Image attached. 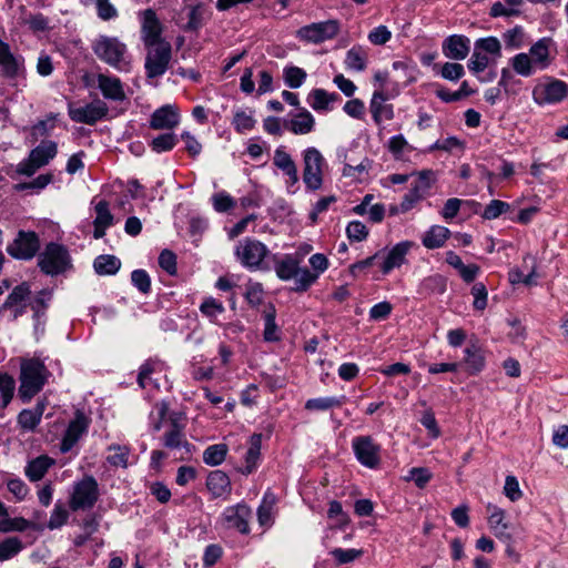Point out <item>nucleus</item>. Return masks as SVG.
<instances>
[{
    "mask_svg": "<svg viewBox=\"0 0 568 568\" xmlns=\"http://www.w3.org/2000/svg\"><path fill=\"white\" fill-rule=\"evenodd\" d=\"M465 354V363L468 366V373L475 375L481 372L485 366V357L481 352L475 347H467Z\"/></svg>",
    "mask_w": 568,
    "mask_h": 568,
    "instance_id": "obj_45",
    "label": "nucleus"
},
{
    "mask_svg": "<svg viewBox=\"0 0 568 568\" xmlns=\"http://www.w3.org/2000/svg\"><path fill=\"white\" fill-rule=\"evenodd\" d=\"M306 72L298 67H285L283 71V78L285 84L291 89L300 88L306 80Z\"/></svg>",
    "mask_w": 568,
    "mask_h": 568,
    "instance_id": "obj_46",
    "label": "nucleus"
},
{
    "mask_svg": "<svg viewBox=\"0 0 568 568\" xmlns=\"http://www.w3.org/2000/svg\"><path fill=\"white\" fill-rule=\"evenodd\" d=\"M339 99L338 94L328 93L324 89H314L308 95V103L315 111H324L328 109L329 103Z\"/></svg>",
    "mask_w": 568,
    "mask_h": 568,
    "instance_id": "obj_37",
    "label": "nucleus"
},
{
    "mask_svg": "<svg viewBox=\"0 0 568 568\" xmlns=\"http://www.w3.org/2000/svg\"><path fill=\"white\" fill-rule=\"evenodd\" d=\"M109 108L102 100H95L83 106L69 108V116L77 123L89 125L95 124L98 121L106 116Z\"/></svg>",
    "mask_w": 568,
    "mask_h": 568,
    "instance_id": "obj_17",
    "label": "nucleus"
},
{
    "mask_svg": "<svg viewBox=\"0 0 568 568\" xmlns=\"http://www.w3.org/2000/svg\"><path fill=\"white\" fill-rule=\"evenodd\" d=\"M52 300V292L50 290H41L39 291L33 298L29 300L28 306H30L32 311L33 318V332L37 338L42 336L45 331L47 316L45 313L49 308L50 302Z\"/></svg>",
    "mask_w": 568,
    "mask_h": 568,
    "instance_id": "obj_14",
    "label": "nucleus"
},
{
    "mask_svg": "<svg viewBox=\"0 0 568 568\" xmlns=\"http://www.w3.org/2000/svg\"><path fill=\"white\" fill-rule=\"evenodd\" d=\"M132 284L143 294H149L151 291V278L144 270H134L131 273Z\"/></svg>",
    "mask_w": 568,
    "mask_h": 568,
    "instance_id": "obj_58",
    "label": "nucleus"
},
{
    "mask_svg": "<svg viewBox=\"0 0 568 568\" xmlns=\"http://www.w3.org/2000/svg\"><path fill=\"white\" fill-rule=\"evenodd\" d=\"M273 164L284 173H288L292 169L296 168L292 156L284 150L283 146H278L274 151Z\"/></svg>",
    "mask_w": 568,
    "mask_h": 568,
    "instance_id": "obj_52",
    "label": "nucleus"
},
{
    "mask_svg": "<svg viewBox=\"0 0 568 568\" xmlns=\"http://www.w3.org/2000/svg\"><path fill=\"white\" fill-rule=\"evenodd\" d=\"M225 307L222 302L214 297H206L200 305V312L213 324H219L217 316L224 313Z\"/></svg>",
    "mask_w": 568,
    "mask_h": 568,
    "instance_id": "obj_42",
    "label": "nucleus"
},
{
    "mask_svg": "<svg viewBox=\"0 0 568 568\" xmlns=\"http://www.w3.org/2000/svg\"><path fill=\"white\" fill-rule=\"evenodd\" d=\"M94 54L119 71L129 67L126 45L115 37L99 36L92 43Z\"/></svg>",
    "mask_w": 568,
    "mask_h": 568,
    "instance_id": "obj_3",
    "label": "nucleus"
},
{
    "mask_svg": "<svg viewBox=\"0 0 568 568\" xmlns=\"http://www.w3.org/2000/svg\"><path fill=\"white\" fill-rule=\"evenodd\" d=\"M339 27L337 20L314 22L300 28L297 37L303 41L317 44L335 38L339 32Z\"/></svg>",
    "mask_w": 568,
    "mask_h": 568,
    "instance_id": "obj_12",
    "label": "nucleus"
},
{
    "mask_svg": "<svg viewBox=\"0 0 568 568\" xmlns=\"http://www.w3.org/2000/svg\"><path fill=\"white\" fill-rule=\"evenodd\" d=\"M487 509L490 513L488 524L495 536L505 541L509 540L510 535L507 532L508 525L504 520L505 513L500 508L491 505H488Z\"/></svg>",
    "mask_w": 568,
    "mask_h": 568,
    "instance_id": "obj_31",
    "label": "nucleus"
},
{
    "mask_svg": "<svg viewBox=\"0 0 568 568\" xmlns=\"http://www.w3.org/2000/svg\"><path fill=\"white\" fill-rule=\"evenodd\" d=\"M31 297V287L28 282H22L10 292L4 303L0 306V312L10 311L12 320L21 317L28 307Z\"/></svg>",
    "mask_w": 568,
    "mask_h": 568,
    "instance_id": "obj_15",
    "label": "nucleus"
},
{
    "mask_svg": "<svg viewBox=\"0 0 568 568\" xmlns=\"http://www.w3.org/2000/svg\"><path fill=\"white\" fill-rule=\"evenodd\" d=\"M514 70L524 77H529L534 73L536 65L530 57L526 53L516 54L511 60Z\"/></svg>",
    "mask_w": 568,
    "mask_h": 568,
    "instance_id": "obj_48",
    "label": "nucleus"
},
{
    "mask_svg": "<svg viewBox=\"0 0 568 568\" xmlns=\"http://www.w3.org/2000/svg\"><path fill=\"white\" fill-rule=\"evenodd\" d=\"M346 235L352 242H362L368 236V230L361 221H352L346 227Z\"/></svg>",
    "mask_w": 568,
    "mask_h": 568,
    "instance_id": "obj_54",
    "label": "nucleus"
},
{
    "mask_svg": "<svg viewBox=\"0 0 568 568\" xmlns=\"http://www.w3.org/2000/svg\"><path fill=\"white\" fill-rule=\"evenodd\" d=\"M504 42L507 48L518 49L524 42V29L520 26L507 30L503 34Z\"/></svg>",
    "mask_w": 568,
    "mask_h": 568,
    "instance_id": "obj_59",
    "label": "nucleus"
},
{
    "mask_svg": "<svg viewBox=\"0 0 568 568\" xmlns=\"http://www.w3.org/2000/svg\"><path fill=\"white\" fill-rule=\"evenodd\" d=\"M68 518H69L68 509L64 507V505L61 501H58L54 505V508L51 513V516H50V519H49L47 526L51 530L61 528L68 521Z\"/></svg>",
    "mask_w": 568,
    "mask_h": 568,
    "instance_id": "obj_51",
    "label": "nucleus"
},
{
    "mask_svg": "<svg viewBox=\"0 0 568 568\" xmlns=\"http://www.w3.org/2000/svg\"><path fill=\"white\" fill-rule=\"evenodd\" d=\"M95 213L97 216L93 221V224H98L99 226H112L114 223V216L110 212L109 203L105 200H101L95 204Z\"/></svg>",
    "mask_w": 568,
    "mask_h": 568,
    "instance_id": "obj_50",
    "label": "nucleus"
},
{
    "mask_svg": "<svg viewBox=\"0 0 568 568\" xmlns=\"http://www.w3.org/2000/svg\"><path fill=\"white\" fill-rule=\"evenodd\" d=\"M98 88L102 95L112 101L121 102L125 99V92L121 80L103 73L97 75Z\"/></svg>",
    "mask_w": 568,
    "mask_h": 568,
    "instance_id": "obj_25",
    "label": "nucleus"
},
{
    "mask_svg": "<svg viewBox=\"0 0 568 568\" xmlns=\"http://www.w3.org/2000/svg\"><path fill=\"white\" fill-rule=\"evenodd\" d=\"M413 246V242L403 241L393 246L386 254L383 252L381 271L383 274L390 273L394 268L400 267L407 262V254Z\"/></svg>",
    "mask_w": 568,
    "mask_h": 568,
    "instance_id": "obj_22",
    "label": "nucleus"
},
{
    "mask_svg": "<svg viewBox=\"0 0 568 568\" xmlns=\"http://www.w3.org/2000/svg\"><path fill=\"white\" fill-rule=\"evenodd\" d=\"M346 400L345 396L341 397H318L311 398L305 403L307 410H328L334 407H341Z\"/></svg>",
    "mask_w": 568,
    "mask_h": 568,
    "instance_id": "obj_38",
    "label": "nucleus"
},
{
    "mask_svg": "<svg viewBox=\"0 0 568 568\" xmlns=\"http://www.w3.org/2000/svg\"><path fill=\"white\" fill-rule=\"evenodd\" d=\"M91 419L82 412L77 410L74 418L69 423L60 444L62 453L70 452L83 434L88 432Z\"/></svg>",
    "mask_w": 568,
    "mask_h": 568,
    "instance_id": "obj_18",
    "label": "nucleus"
},
{
    "mask_svg": "<svg viewBox=\"0 0 568 568\" xmlns=\"http://www.w3.org/2000/svg\"><path fill=\"white\" fill-rule=\"evenodd\" d=\"M99 496L97 479L93 476H84L74 484L69 506L73 511L88 510L97 504Z\"/></svg>",
    "mask_w": 568,
    "mask_h": 568,
    "instance_id": "obj_7",
    "label": "nucleus"
},
{
    "mask_svg": "<svg viewBox=\"0 0 568 568\" xmlns=\"http://www.w3.org/2000/svg\"><path fill=\"white\" fill-rule=\"evenodd\" d=\"M227 452L225 444L211 445L203 452V462L209 466H219L225 460Z\"/></svg>",
    "mask_w": 568,
    "mask_h": 568,
    "instance_id": "obj_40",
    "label": "nucleus"
},
{
    "mask_svg": "<svg viewBox=\"0 0 568 568\" xmlns=\"http://www.w3.org/2000/svg\"><path fill=\"white\" fill-rule=\"evenodd\" d=\"M252 516L251 508L240 503L235 506L226 507L222 514V519L229 528L236 529L241 534H248V519Z\"/></svg>",
    "mask_w": 568,
    "mask_h": 568,
    "instance_id": "obj_20",
    "label": "nucleus"
},
{
    "mask_svg": "<svg viewBox=\"0 0 568 568\" xmlns=\"http://www.w3.org/2000/svg\"><path fill=\"white\" fill-rule=\"evenodd\" d=\"M141 37L144 45H153L165 41L162 36V24L153 9L141 12Z\"/></svg>",
    "mask_w": 568,
    "mask_h": 568,
    "instance_id": "obj_21",
    "label": "nucleus"
},
{
    "mask_svg": "<svg viewBox=\"0 0 568 568\" xmlns=\"http://www.w3.org/2000/svg\"><path fill=\"white\" fill-rule=\"evenodd\" d=\"M162 369V363L158 359L150 358L145 361L138 374V384L141 388H145L151 382V375Z\"/></svg>",
    "mask_w": 568,
    "mask_h": 568,
    "instance_id": "obj_43",
    "label": "nucleus"
},
{
    "mask_svg": "<svg viewBox=\"0 0 568 568\" xmlns=\"http://www.w3.org/2000/svg\"><path fill=\"white\" fill-rule=\"evenodd\" d=\"M50 377V371L40 358H21L19 376L20 386L18 389L21 400L24 403L30 402L42 390Z\"/></svg>",
    "mask_w": 568,
    "mask_h": 568,
    "instance_id": "obj_1",
    "label": "nucleus"
},
{
    "mask_svg": "<svg viewBox=\"0 0 568 568\" xmlns=\"http://www.w3.org/2000/svg\"><path fill=\"white\" fill-rule=\"evenodd\" d=\"M270 254L267 246L258 240L245 237L236 248L235 255L241 264L252 271L264 270V258Z\"/></svg>",
    "mask_w": 568,
    "mask_h": 568,
    "instance_id": "obj_6",
    "label": "nucleus"
},
{
    "mask_svg": "<svg viewBox=\"0 0 568 568\" xmlns=\"http://www.w3.org/2000/svg\"><path fill=\"white\" fill-rule=\"evenodd\" d=\"M180 122V115L172 105H163L156 109L150 120V128L153 130H172Z\"/></svg>",
    "mask_w": 568,
    "mask_h": 568,
    "instance_id": "obj_23",
    "label": "nucleus"
},
{
    "mask_svg": "<svg viewBox=\"0 0 568 568\" xmlns=\"http://www.w3.org/2000/svg\"><path fill=\"white\" fill-rule=\"evenodd\" d=\"M367 58L368 53L364 47L354 45L346 52L345 65L351 70L364 71L366 69Z\"/></svg>",
    "mask_w": 568,
    "mask_h": 568,
    "instance_id": "obj_35",
    "label": "nucleus"
},
{
    "mask_svg": "<svg viewBox=\"0 0 568 568\" xmlns=\"http://www.w3.org/2000/svg\"><path fill=\"white\" fill-rule=\"evenodd\" d=\"M475 48L480 52L500 55V42L495 37L481 38L475 42Z\"/></svg>",
    "mask_w": 568,
    "mask_h": 568,
    "instance_id": "obj_63",
    "label": "nucleus"
},
{
    "mask_svg": "<svg viewBox=\"0 0 568 568\" xmlns=\"http://www.w3.org/2000/svg\"><path fill=\"white\" fill-rule=\"evenodd\" d=\"M314 124V116L305 109L296 114L291 121L285 122L287 130L294 134H307L313 130Z\"/></svg>",
    "mask_w": 568,
    "mask_h": 568,
    "instance_id": "obj_33",
    "label": "nucleus"
},
{
    "mask_svg": "<svg viewBox=\"0 0 568 568\" xmlns=\"http://www.w3.org/2000/svg\"><path fill=\"white\" fill-rule=\"evenodd\" d=\"M255 119L252 114H247L245 111L239 110L235 112L232 124L236 132L244 133L252 130L255 126Z\"/></svg>",
    "mask_w": 568,
    "mask_h": 568,
    "instance_id": "obj_53",
    "label": "nucleus"
},
{
    "mask_svg": "<svg viewBox=\"0 0 568 568\" xmlns=\"http://www.w3.org/2000/svg\"><path fill=\"white\" fill-rule=\"evenodd\" d=\"M248 444V449L245 454V467L242 470L244 475L252 474L257 468L261 456L262 434L254 433L250 437Z\"/></svg>",
    "mask_w": 568,
    "mask_h": 568,
    "instance_id": "obj_29",
    "label": "nucleus"
},
{
    "mask_svg": "<svg viewBox=\"0 0 568 568\" xmlns=\"http://www.w3.org/2000/svg\"><path fill=\"white\" fill-rule=\"evenodd\" d=\"M274 271L282 281L294 280L292 290L298 293L306 292L317 280V274L312 273L307 267H300L298 260L291 254L276 258Z\"/></svg>",
    "mask_w": 568,
    "mask_h": 568,
    "instance_id": "obj_2",
    "label": "nucleus"
},
{
    "mask_svg": "<svg viewBox=\"0 0 568 568\" xmlns=\"http://www.w3.org/2000/svg\"><path fill=\"white\" fill-rule=\"evenodd\" d=\"M465 74L464 67L455 62H446L440 70V75L450 81H457Z\"/></svg>",
    "mask_w": 568,
    "mask_h": 568,
    "instance_id": "obj_64",
    "label": "nucleus"
},
{
    "mask_svg": "<svg viewBox=\"0 0 568 568\" xmlns=\"http://www.w3.org/2000/svg\"><path fill=\"white\" fill-rule=\"evenodd\" d=\"M16 381L8 373H0V408L4 409L13 398Z\"/></svg>",
    "mask_w": 568,
    "mask_h": 568,
    "instance_id": "obj_39",
    "label": "nucleus"
},
{
    "mask_svg": "<svg viewBox=\"0 0 568 568\" xmlns=\"http://www.w3.org/2000/svg\"><path fill=\"white\" fill-rule=\"evenodd\" d=\"M38 266L47 275H59L71 267V257L62 244L50 242L38 257Z\"/></svg>",
    "mask_w": 568,
    "mask_h": 568,
    "instance_id": "obj_4",
    "label": "nucleus"
},
{
    "mask_svg": "<svg viewBox=\"0 0 568 568\" xmlns=\"http://www.w3.org/2000/svg\"><path fill=\"white\" fill-rule=\"evenodd\" d=\"M568 95V84L561 80H551L535 87L532 97L538 104H551L562 101Z\"/></svg>",
    "mask_w": 568,
    "mask_h": 568,
    "instance_id": "obj_16",
    "label": "nucleus"
},
{
    "mask_svg": "<svg viewBox=\"0 0 568 568\" xmlns=\"http://www.w3.org/2000/svg\"><path fill=\"white\" fill-rule=\"evenodd\" d=\"M213 207L216 212L224 213L235 206L234 199L225 193L219 192L212 196Z\"/></svg>",
    "mask_w": 568,
    "mask_h": 568,
    "instance_id": "obj_62",
    "label": "nucleus"
},
{
    "mask_svg": "<svg viewBox=\"0 0 568 568\" xmlns=\"http://www.w3.org/2000/svg\"><path fill=\"white\" fill-rule=\"evenodd\" d=\"M273 504L274 497L272 495L266 494L263 498V503L260 505L257 509V519L261 526H266L271 524Z\"/></svg>",
    "mask_w": 568,
    "mask_h": 568,
    "instance_id": "obj_55",
    "label": "nucleus"
},
{
    "mask_svg": "<svg viewBox=\"0 0 568 568\" xmlns=\"http://www.w3.org/2000/svg\"><path fill=\"white\" fill-rule=\"evenodd\" d=\"M145 72L148 78H158L163 75L169 69L172 58V47L168 41H161L153 45H145Z\"/></svg>",
    "mask_w": 568,
    "mask_h": 568,
    "instance_id": "obj_9",
    "label": "nucleus"
},
{
    "mask_svg": "<svg viewBox=\"0 0 568 568\" xmlns=\"http://www.w3.org/2000/svg\"><path fill=\"white\" fill-rule=\"evenodd\" d=\"M387 97L382 90L373 93L369 110L376 124H381L384 120H392L394 116L393 106L386 104Z\"/></svg>",
    "mask_w": 568,
    "mask_h": 568,
    "instance_id": "obj_27",
    "label": "nucleus"
},
{
    "mask_svg": "<svg viewBox=\"0 0 568 568\" xmlns=\"http://www.w3.org/2000/svg\"><path fill=\"white\" fill-rule=\"evenodd\" d=\"M551 39L542 38L530 48V59L536 68L542 70L549 64V44Z\"/></svg>",
    "mask_w": 568,
    "mask_h": 568,
    "instance_id": "obj_34",
    "label": "nucleus"
},
{
    "mask_svg": "<svg viewBox=\"0 0 568 568\" xmlns=\"http://www.w3.org/2000/svg\"><path fill=\"white\" fill-rule=\"evenodd\" d=\"M509 207L510 205L506 202H503L500 200H493L485 207L481 216L486 220H494L500 216L503 213L507 212Z\"/></svg>",
    "mask_w": 568,
    "mask_h": 568,
    "instance_id": "obj_60",
    "label": "nucleus"
},
{
    "mask_svg": "<svg viewBox=\"0 0 568 568\" xmlns=\"http://www.w3.org/2000/svg\"><path fill=\"white\" fill-rule=\"evenodd\" d=\"M120 267L121 261L114 255H99L93 262V268L99 275H114Z\"/></svg>",
    "mask_w": 568,
    "mask_h": 568,
    "instance_id": "obj_36",
    "label": "nucleus"
},
{
    "mask_svg": "<svg viewBox=\"0 0 568 568\" xmlns=\"http://www.w3.org/2000/svg\"><path fill=\"white\" fill-rule=\"evenodd\" d=\"M185 423L183 414L172 412L169 416V429L163 434V446L169 449L185 447L190 450V443L184 434Z\"/></svg>",
    "mask_w": 568,
    "mask_h": 568,
    "instance_id": "obj_13",
    "label": "nucleus"
},
{
    "mask_svg": "<svg viewBox=\"0 0 568 568\" xmlns=\"http://www.w3.org/2000/svg\"><path fill=\"white\" fill-rule=\"evenodd\" d=\"M109 450H113L114 454L109 455L106 457V460L110 465L114 467H128V459L130 455V449L126 446H120V445H111L109 446Z\"/></svg>",
    "mask_w": 568,
    "mask_h": 568,
    "instance_id": "obj_49",
    "label": "nucleus"
},
{
    "mask_svg": "<svg viewBox=\"0 0 568 568\" xmlns=\"http://www.w3.org/2000/svg\"><path fill=\"white\" fill-rule=\"evenodd\" d=\"M352 448L361 465L376 469L379 467L382 447L369 435L356 436L352 440Z\"/></svg>",
    "mask_w": 568,
    "mask_h": 568,
    "instance_id": "obj_10",
    "label": "nucleus"
},
{
    "mask_svg": "<svg viewBox=\"0 0 568 568\" xmlns=\"http://www.w3.org/2000/svg\"><path fill=\"white\" fill-rule=\"evenodd\" d=\"M206 487L214 498L226 499L231 495L232 485L226 473L216 469L209 474Z\"/></svg>",
    "mask_w": 568,
    "mask_h": 568,
    "instance_id": "obj_26",
    "label": "nucleus"
},
{
    "mask_svg": "<svg viewBox=\"0 0 568 568\" xmlns=\"http://www.w3.org/2000/svg\"><path fill=\"white\" fill-rule=\"evenodd\" d=\"M45 409L44 402H38L31 409H23L18 415V425L23 430H34L40 424Z\"/></svg>",
    "mask_w": 568,
    "mask_h": 568,
    "instance_id": "obj_28",
    "label": "nucleus"
},
{
    "mask_svg": "<svg viewBox=\"0 0 568 568\" xmlns=\"http://www.w3.org/2000/svg\"><path fill=\"white\" fill-rule=\"evenodd\" d=\"M331 555L334 557L337 565H345L359 558L363 555V550L335 548L331 551Z\"/></svg>",
    "mask_w": 568,
    "mask_h": 568,
    "instance_id": "obj_56",
    "label": "nucleus"
},
{
    "mask_svg": "<svg viewBox=\"0 0 568 568\" xmlns=\"http://www.w3.org/2000/svg\"><path fill=\"white\" fill-rule=\"evenodd\" d=\"M40 250V239L33 231H19L16 239L7 246L10 256L28 261L36 256Z\"/></svg>",
    "mask_w": 568,
    "mask_h": 568,
    "instance_id": "obj_11",
    "label": "nucleus"
},
{
    "mask_svg": "<svg viewBox=\"0 0 568 568\" xmlns=\"http://www.w3.org/2000/svg\"><path fill=\"white\" fill-rule=\"evenodd\" d=\"M432 171H422L412 183L409 191L404 195L400 202L402 212L412 210L429 191L432 186Z\"/></svg>",
    "mask_w": 568,
    "mask_h": 568,
    "instance_id": "obj_19",
    "label": "nucleus"
},
{
    "mask_svg": "<svg viewBox=\"0 0 568 568\" xmlns=\"http://www.w3.org/2000/svg\"><path fill=\"white\" fill-rule=\"evenodd\" d=\"M422 287L432 293L443 294L446 291V280L444 276L435 274L426 277L422 283Z\"/></svg>",
    "mask_w": 568,
    "mask_h": 568,
    "instance_id": "obj_61",
    "label": "nucleus"
},
{
    "mask_svg": "<svg viewBox=\"0 0 568 568\" xmlns=\"http://www.w3.org/2000/svg\"><path fill=\"white\" fill-rule=\"evenodd\" d=\"M178 143V138L174 133L168 132L160 134L152 139L150 146L156 153L171 151Z\"/></svg>",
    "mask_w": 568,
    "mask_h": 568,
    "instance_id": "obj_47",
    "label": "nucleus"
},
{
    "mask_svg": "<svg viewBox=\"0 0 568 568\" xmlns=\"http://www.w3.org/2000/svg\"><path fill=\"white\" fill-rule=\"evenodd\" d=\"M58 154V144L52 140H42L39 145L32 149L27 159L17 166L21 175L32 176L39 169L49 164Z\"/></svg>",
    "mask_w": 568,
    "mask_h": 568,
    "instance_id": "obj_5",
    "label": "nucleus"
},
{
    "mask_svg": "<svg viewBox=\"0 0 568 568\" xmlns=\"http://www.w3.org/2000/svg\"><path fill=\"white\" fill-rule=\"evenodd\" d=\"M303 182L308 191H317L323 185V169L325 159L314 146L303 152Z\"/></svg>",
    "mask_w": 568,
    "mask_h": 568,
    "instance_id": "obj_8",
    "label": "nucleus"
},
{
    "mask_svg": "<svg viewBox=\"0 0 568 568\" xmlns=\"http://www.w3.org/2000/svg\"><path fill=\"white\" fill-rule=\"evenodd\" d=\"M172 412H170V405L165 400H161L155 403L153 410L150 414L151 427L153 432L161 430L163 423L165 420L169 422V416Z\"/></svg>",
    "mask_w": 568,
    "mask_h": 568,
    "instance_id": "obj_41",
    "label": "nucleus"
},
{
    "mask_svg": "<svg viewBox=\"0 0 568 568\" xmlns=\"http://www.w3.org/2000/svg\"><path fill=\"white\" fill-rule=\"evenodd\" d=\"M159 265L169 275L178 273L176 255L170 250H163L159 255Z\"/></svg>",
    "mask_w": 568,
    "mask_h": 568,
    "instance_id": "obj_57",
    "label": "nucleus"
},
{
    "mask_svg": "<svg viewBox=\"0 0 568 568\" xmlns=\"http://www.w3.org/2000/svg\"><path fill=\"white\" fill-rule=\"evenodd\" d=\"M23 549V544L18 537H8L0 541V561H6L17 556Z\"/></svg>",
    "mask_w": 568,
    "mask_h": 568,
    "instance_id": "obj_44",
    "label": "nucleus"
},
{
    "mask_svg": "<svg viewBox=\"0 0 568 568\" xmlns=\"http://www.w3.org/2000/svg\"><path fill=\"white\" fill-rule=\"evenodd\" d=\"M450 231L442 225H433L423 236L422 242L428 250L439 248L445 245Z\"/></svg>",
    "mask_w": 568,
    "mask_h": 568,
    "instance_id": "obj_32",
    "label": "nucleus"
},
{
    "mask_svg": "<svg viewBox=\"0 0 568 568\" xmlns=\"http://www.w3.org/2000/svg\"><path fill=\"white\" fill-rule=\"evenodd\" d=\"M470 50V40L460 34L446 38L443 42V53L453 60H464Z\"/></svg>",
    "mask_w": 568,
    "mask_h": 568,
    "instance_id": "obj_24",
    "label": "nucleus"
},
{
    "mask_svg": "<svg viewBox=\"0 0 568 568\" xmlns=\"http://www.w3.org/2000/svg\"><path fill=\"white\" fill-rule=\"evenodd\" d=\"M53 465L54 459L47 455H41L28 463L24 473L31 481H38L44 477L49 468Z\"/></svg>",
    "mask_w": 568,
    "mask_h": 568,
    "instance_id": "obj_30",
    "label": "nucleus"
}]
</instances>
